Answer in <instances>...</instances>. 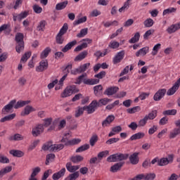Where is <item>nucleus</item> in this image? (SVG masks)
<instances>
[{
    "mask_svg": "<svg viewBox=\"0 0 180 180\" xmlns=\"http://www.w3.org/2000/svg\"><path fill=\"white\" fill-rule=\"evenodd\" d=\"M109 155V150H104L98 153L97 155V158H98V161H101L102 158L104 157H108Z\"/></svg>",
    "mask_w": 180,
    "mask_h": 180,
    "instance_id": "obj_45",
    "label": "nucleus"
},
{
    "mask_svg": "<svg viewBox=\"0 0 180 180\" xmlns=\"http://www.w3.org/2000/svg\"><path fill=\"white\" fill-rule=\"evenodd\" d=\"M123 58H124V51H121L118 52L113 58V63L119 64V63H120Z\"/></svg>",
    "mask_w": 180,
    "mask_h": 180,
    "instance_id": "obj_11",
    "label": "nucleus"
},
{
    "mask_svg": "<svg viewBox=\"0 0 180 180\" xmlns=\"http://www.w3.org/2000/svg\"><path fill=\"white\" fill-rule=\"evenodd\" d=\"M115 120V115H108L105 120L102 122L103 127H108V126L110 125V123Z\"/></svg>",
    "mask_w": 180,
    "mask_h": 180,
    "instance_id": "obj_15",
    "label": "nucleus"
},
{
    "mask_svg": "<svg viewBox=\"0 0 180 180\" xmlns=\"http://www.w3.org/2000/svg\"><path fill=\"white\" fill-rule=\"evenodd\" d=\"M180 29V23H176L174 25H170L167 29V32L169 34H172V33H175L176 30H179Z\"/></svg>",
    "mask_w": 180,
    "mask_h": 180,
    "instance_id": "obj_17",
    "label": "nucleus"
},
{
    "mask_svg": "<svg viewBox=\"0 0 180 180\" xmlns=\"http://www.w3.org/2000/svg\"><path fill=\"white\" fill-rule=\"evenodd\" d=\"M148 122V120L147 119V117H144L143 118L141 119L138 122L139 127H144L146 124H147V122Z\"/></svg>",
    "mask_w": 180,
    "mask_h": 180,
    "instance_id": "obj_47",
    "label": "nucleus"
},
{
    "mask_svg": "<svg viewBox=\"0 0 180 180\" xmlns=\"http://www.w3.org/2000/svg\"><path fill=\"white\" fill-rule=\"evenodd\" d=\"M96 141H98V136L97 135H94L89 141L90 145L94 147V146H95V143H96Z\"/></svg>",
    "mask_w": 180,
    "mask_h": 180,
    "instance_id": "obj_63",
    "label": "nucleus"
},
{
    "mask_svg": "<svg viewBox=\"0 0 180 180\" xmlns=\"http://www.w3.org/2000/svg\"><path fill=\"white\" fill-rule=\"evenodd\" d=\"M150 53V47L148 46H145L141 49H139L136 53V57H140L141 56L142 57H144L146 54H148Z\"/></svg>",
    "mask_w": 180,
    "mask_h": 180,
    "instance_id": "obj_14",
    "label": "nucleus"
},
{
    "mask_svg": "<svg viewBox=\"0 0 180 180\" xmlns=\"http://www.w3.org/2000/svg\"><path fill=\"white\" fill-rule=\"evenodd\" d=\"M77 92H79V89H77V86H69L63 91V94H61V98L71 96L72 94H77Z\"/></svg>",
    "mask_w": 180,
    "mask_h": 180,
    "instance_id": "obj_4",
    "label": "nucleus"
},
{
    "mask_svg": "<svg viewBox=\"0 0 180 180\" xmlns=\"http://www.w3.org/2000/svg\"><path fill=\"white\" fill-rule=\"evenodd\" d=\"M157 110H153L150 112H149L148 115H145L146 117H147L148 120H154L155 117H157Z\"/></svg>",
    "mask_w": 180,
    "mask_h": 180,
    "instance_id": "obj_35",
    "label": "nucleus"
},
{
    "mask_svg": "<svg viewBox=\"0 0 180 180\" xmlns=\"http://www.w3.org/2000/svg\"><path fill=\"white\" fill-rule=\"evenodd\" d=\"M160 49H161V44H155L153 48V51L151 53L152 56H157L158 50H160Z\"/></svg>",
    "mask_w": 180,
    "mask_h": 180,
    "instance_id": "obj_52",
    "label": "nucleus"
},
{
    "mask_svg": "<svg viewBox=\"0 0 180 180\" xmlns=\"http://www.w3.org/2000/svg\"><path fill=\"white\" fill-rule=\"evenodd\" d=\"M51 52V49L50 47L46 48L40 55L41 58H46L49 56V54Z\"/></svg>",
    "mask_w": 180,
    "mask_h": 180,
    "instance_id": "obj_36",
    "label": "nucleus"
},
{
    "mask_svg": "<svg viewBox=\"0 0 180 180\" xmlns=\"http://www.w3.org/2000/svg\"><path fill=\"white\" fill-rule=\"evenodd\" d=\"M71 162L77 164V162H81V161L84 160V157L81 155L73 156L70 158Z\"/></svg>",
    "mask_w": 180,
    "mask_h": 180,
    "instance_id": "obj_41",
    "label": "nucleus"
},
{
    "mask_svg": "<svg viewBox=\"0 0 180 180\" xmlns=\"http://www.w3.org/2000/svg\"><path fill=\"white\" fill-rule=\"evenodd\" d=\"M32 9L35 13H41L43 12V8H41L40 6L35 4L32 6Z\"/></svg>",
    "mask_w": 180,
    "mask_h": 180,
    "instance_id": "obj_55",
    "label": "nucleus"
},
{
    "mask_svg": "<svg viewBox=\"0 0 180 180\" xmlns=\"http://www.w3.org/2000/svg\"><path fill=\"white\" fill-rule=\"evenodd\" d=\"M140 110H141V108H140V106H136L132 108L127 109V112L132 115L133 113H136V112H140Z\"/></svg>",
    "mask_w": 180,
    "mask_h": 180,
    "instance_id": "obj_51",
    "label": "nucleus"
},
{
    "mask_svg": "<svg viewBox=\"0 0 180 180\" xmlns=\"http://www.w3.org/2000/svg\"><path fill=\"white\" fill-rule=\"evenodd\" d=\"M124 165V162H120L118 163L115 164L110 167V171L111 172H117V171L120 170L122 167Z\"/></svg>",
    "mask_w": 180,
    "mask_h": 180,
    "instance_id": "obj_20",
    "label": "nucleus"
},
{
    "mask_svg": "<svg viewBox=\"0 0 180 180\" xmlns=\"http://www.w3.org/2000/svg\"><path fill=\"white\" fill-rule=\"evenodd\" d=\"M66 171L67 170L65 169V168H62L60 171H58L53 174L52 179L58 180V179L63 178V176H64L65 175Z\"/></svg>",
    "mask_w": 180,
    "mask_h": 180,
    "instance_id": "obj_12",
    "label": "nucleus"
},
{
    "mask_svg": "<svg viewBox=\"0 0 180 180\" xmlns=\"http://www.w3.org/2000/svg\"><path fill=\"white\" fill-rule=\"evenodd\" d=\"M176 13V8L169 7L163 11L162 15L165 16V15H169V13Z\"/></svg>",
    "mask_w": 180,
    "mask_h": 180,
    "instance_id": "obj_38",
    "label": "nucleus"
},
{
    "mask_svg": "<svg viewBox=\"0 0 180 180\" xmlns=\"http://www.w3.org/2000/svg\"><path fill=\"white\" fill-rule=\"evenodd\" d=\"M89 65H91V63H84L82 65H80L78 68L79 70V72L82 73V72H85L86 70H88V68H89Z\"/></svg>",
    "mask_w": 180,
    "mask_h": 180,
    "instance_id": "obj_46",
    "label": "nucleus"
},
{
    "mask_svg": "<svg viewBox=\"0 0 180 180\" xmlns=\"http://www.w3.org/2000/svg\"><path fill=\"white\" fill-rule=\"evenodd\" d=\"M83 40L84 42L81 44L82 49H86V47H88V44H91V43H92V39H84Z\"/></svg>",
    "mask_w": 180,
    "mask_h": 180,
    "instance_id": "obj_59",
    "label": "nucleus"
},
{
    "mask_svg": "<svg viewBox=\"0 0 180 180\" xmlns=\"http://www.w3.org/2000/svg\"><path fill=\"white\" fill-rule=\"evenodd\" d=\"M25 38V35L23 33L18 32L15 34V40L16 41L15 51L17 53H22L23 50H25V41L23 39Z\"/></svg>",
    "mask_w": 180,
    "mask_h": 180,
    "instance_id": "obj_1",
    "label": "nucleus"
},
{
    "mask_svg": "<svg viewBox=\"0 0 180 180\" xmlns=\"http://www.w3.org/2000/svg\"><path fill=\"white\" fill-rule=\"evenodd\" d=\"M120 46V44L116 41H111L108 45V47L110 49H119V46Z\"/></svg>",
    "mask_w": 180,
    "mask_h": 180,
    "instance_id": "obj_54",
    "label": "nucleus"
},
{
    "mask_svg": "<svg viewBox=\"0 0 180 180\" xmlns=\"http://www.w3.org/2000/svg\"><path fill=\"white\" fill-rule=\"evenodd\" d=\"M32 56V52L28 51L26 52L21 58L20 63H26L29 58H30V56Z\"/></svg>",
    "mask_w": 180,
    "mask_h": 180,
    "instance_id": "obj_43",
    "label": "nucleus"
},
{
    "mask_svg": "<svg viewBox=\"0 0 180 180\" xmlns=\"http://www.w3.org/2000/svg\"><path fill=\"white\" fill-rule=\"evenodd\" d=\"M30 102V101H19L16 103H15L14 109H19V108H23V106L29 105Z\"/></svg>",
    "mask_w": 180,
    "mask_h": 180,
    "instance_id": "obj_24",
    "label": "nucleus"
},
{
    "mask_svg": "<svg viewBox=\"0 0 180 180\" xmlns=\"http://www.w3.org/2000/svg\"><path fill=\"white\" fill-rule=\"evenodd\" d=\"M129 158L128 154L116 153L110 155L107 158L108 162H119V161H124Z\"/></svg>",
    "mask_w": 180,
    "mask_h": 180,
    "instance_id": "obj_2",
    "label": "nucleus"
},
{
    "mask_svg": "<svg viewBox=\"0 0 180 180\" xmlns=\"http://www.w3.org/2000/svg\"><path fill=\"white\" fill-rule=\"evenodd\" d=\"M4 32V34H10L12 32V28L11 27V24H4L0 27V33Z\"/></svg>",
    "mask_w": 180,
    "mask_h": 180,
    "instance_id": "obj_13",
    "label": "nucleus"
},
{
    "mask_svg": "<svg viewBox=\"0 0 180 180\" xmlns=\"http://www.w3.org/2000/svg\"><path fill=\"white\" fill-rule=\"evenodd\" d=\"M53 122V118L50 117V118H46L44 120V127H49V126H50V124H51V122Z\"/></svg>",
    "mask_w": 180,
    "mask_h": 180,
    "instance_id": "obj_60",
    "label": "nucleus"
},
{
    "mask_svg": "<svg viewBox=\"0 0 180 180\" xmlns=\"http://www.w3.org/2000/svg\"><path fill=\"white\" fill-rule=\"evenodd\" d=\"M68 30V24L65 23L63 26L60 28L59 32L57 34L56 37V41L57 44H63L64 43V34L67 33Z\"/></svg>",
    "mask_w": 180,
    "mask_h": 180,
    "instance_id": "obj_3",
    "label": "nucleus"
},
{
    "mask_svg": "<svg viewBox=\"0 0 180 180\" xmlns=\"http://www.w3.org/2000/svg\"><path fill=\"white\" fill-rule=\"evenodd\" d=\"M163 115H176V110H167L163 112Z\"/></svg>",
    "mask_w": 180,
    "mask_h": 180,
    "instance_id": "obj_62",
    "label": "nucleus"
},
{
    "mask_svg": "<svg viewBox=\"0 0 180 180\" xmlns=\"http://www.w3.org/2000/svg\"><path fill=\"white\" fill-rule=\"evenodd\" d=\"M146 136V134L144 132H138L136 134H134L130 137V140L133 141V140H140V139H143V137Z\"/></svg>",
    "mask_w": 180,
    "mask_h": 180,
    "instance_id": "obj_31",
    "label": "nucleus"
},
{
    "mask_svg": "<svg viewBox=\"0 0 180 180\" xmlns=\"http://www.w3.org/2000/svg\"><path fill=\"white\" fill-rule=\"evenodd\" d=\"M47 68H49V62L47 60H41L39 63V65L36 67V71L37 72H43Z\"/></svg>",
    "mask_w": 180,
    "mask_h": 180,
    "instance_id": "obj_9",
    "label": "nucleus"
},
{
    "mask_svg": "<svg viewBox=\"0 0 180 180\" xmlns=\"http://www.w3.org/2000/svg\"><path fill=\"white\" fill-rule=\"evenodd\" d=\"M83 84L85 85H96V84H99V79H84Z\"/></svg>",
    "mask_w": 180,
    "mask_h": 180,
    "instance_id": "obj_21",
    "label": "nucleus"
},
{
    "mask_svg": "<svg viewBox=\"0 0 180 180\" xmlns=\"http://www.w3.org/2000/svg\"><path fill=\"white\" fill-rule=\"evenodd\" d=\"M172 161H174L172 156H169V159L167 158H162L159 159L158 165L159 167H164L165 165H168L169 163L172 162Z\"/></svg>",
    "mask_w": 180,
    "mask_h": 180,
    "instance_id": "obj_10",
    "label": "nucleus"
},
{
    "mask_svg": "<svg viewBox=\"0 0 180 180\" xmlns=\"http://www.w3.org/2000/svg\"><path fill=\"white\" fill-rule=\"evenodd\" d=\"M117 91H119V88L116 86L109 87L105 90V94L108 96H111V95H115Z\"/></svg>",
    "mask_w": 180,
    "mask_h": 180,
    "instance_id": "obj_22",
    "label": "nucleus"
},
{
    "mask_svg": "<svg viewBox=\"0 0 180 180\" xmlns=\"http://www.w3.org/2000/svg\"><path fill=\"white\" fill-rule=\"evenodd\" d=\"M178 89H179L178 86H176L174 84L172 88H170L167 91V92H166V94L168 96H171L174 95V94H175V92H176V91H178Z\"/></svg>",
    "mask_w": 180,
    "mask_h": 180,
    "instance_id": "obj_44",
    "label": "nucleus"
},
{
    "mask_svg": "<svg viewBox=\"0 0 180 180\" xmlns=\"http://www.w3.org/2000/svg\"><path fill=\"white\" fill-rule=\"evenodd\" d=\"M88 18L86 16H84L74 21L73 25L75 26H77V25H81V23H85Z\"/></svg>",
    "mask_w": 180,
    "mask_h": 180,
    "instance_id": "obj_42",
    "label": "nucleus"
},
{
    "mask_svg": "<svg viewBox=\"0 0 180 180\" xmlns=\"http://www.w3.org/2000/svg\"><path fill=\"white\" fill-rule=\"evenodd\" d=\"M54 158H56V155H54L53 153H50V154L47 155L46 165H49V164H50V162H51V161H53V160H54Z\"/></svg>",
    "mask_w": 180,
    "mask_h": 180,
    "instance_id": "obj_53",
    "label": "nucleus"
},
{
    "mask_svg": "<svg viewBox=\"0 0 180 180\" xmlns=\"http://www.w3.org/2000/svg\"><path fill=\"white\" fill-rule=\"evenodd\" d=\"M145 27H151L154 25V20L151 18H148L143 22Z\"/></svg>",
    "mask_w": 180,
    "mask_h": 180,
    "instance_id": "obj_48",
    "label": "nucleus"
},
{
    "mask_svg": "<svg viewBox=\"0 0 180 180\" xmlns=\"http://www.w3.org/2000/svg\"><path fill=\"white\" fill-rule=\"evenodd\" d=\"M139 40H140V32H137L134 34V37L129 39V43H131V44L137 43Z\"/></svg>",
    "mask_w": 180,
    "mask_h": 180,
    "instance_id": "obj_39",
    "label": "nucleus"
},
{
    "mask_svg": "<svg viewBox=\"0 0 180 180\" xmlns=\"http://www.w3.org/2000/svg\"><path fill=\"white\" fill-rule=\"evenodd\" d=\"M165 94H167L166 89H159L153 96V99L156 102L160 101V99H162L164 96H165Z\"/></svg>",
    "mask_w": 180,
    "mask_h": 180,
    "instance_id": "obj_8",
    "label": "nucleus"
},
{
    "mask_svg": "<svg viewBox=\"0 0 180 180\" xmlns=\"http://www.w3.org/2000/svg\"><path fill=\"white\" fill-rule=\"evenodd\" d=\"M122 131V127L121 126H116L112 128L111 131L108 134V137H112L116 134H119Z\"/></svg>",
    "mask_w": 180,
    "mask_h": 180,
    "instance_id": "obj_23",
    "label": "nucleus"
},
{
    "mask_svg": "<svg viewBox=\"0 0 180 180\" xmlns=\"http://www.w3.org/2000/svg\"><path fill=\"white\" fill-rule=\"evenodd\" d=\"M10 154L13 157H18V158L25 155V153L22 150H10Z\"/></svg>",
    "mask_w": 180,
    "mask_h": 180,
    "instance_id": "obj_29",
    "label": "nucleus"
},
{
    "mask_svg": "<svg viewBox=\"0 0 180 180\" xmlns=\"http://www.w3.org/2000/svg\"><path fill=\"white\" fill-rule=\"evenodd\" d=\"M16 117V114L13 113L11 115H8L5 116L4 117L0 120L1 123H5V122H9V120H13Z\"/></svg>",
    "mask_w": 180,
    "mask_h": 180,
    "instance_id": "obj_33",
    "label": "nucleus"
},
{
    "mask_svg": "<svg viewBox=\"0 0 180 180\" xmlns=\"http://www.w3.org/2000/svg\"><path fill=\"white\" fill-rule=\"evenodd\" d=\"M86 150H89V144H84L79 147L76 150V153H82L83 151H86Z\"/></svg>",
    "mask_w": 180,
    "mask_h": 180,
    "instance_id": "obj_49",
    "label": "nucleus"
},
{
    "mask_svg": "<svg viewBox=\"0 0 180 180\" xmlns=\"http://www.w3.org/2000/svg\"><path fill=\"white\" fill-rule=\"evenodd\" d=\"M51 174H53V171L51 169H48L46 172H44L41 180L47 179V178L50 176Z\"/></svg>",
    "mask_w": 180,
    "mask_h": 180,
    "instance_id": "obj_61",
    "label": "nucleus"
},
{
    "mask_svg": "<svg viewBox=\"0 0 180 180\" xmlns=\"http://www.w3.org/2000/svg\"><path fill=\"white\" fill-rule=\"evenodd\" d=\"M112 102V100L110 98H101L97 102V106H105V105H108L109 103Z\"/></svg>",
    "mask_w": 180,
    "mask_h": 180,
    "instance_id": "obj_25",
    "label": "nucleus"
},
{
    "mask_svg": "<svg viewBox=\"0 0 180 180\" xmlns=\"http://www.w3.org/2000/svg\"><path fill=\"white\" fill-rule=\"evenodd\" d=\"M46 25H47V22H46V20H41L37 27V30H38V32H44Z\"/></svg>",
    "mask_w": 180,
    "mask_h": 180,
    "instance_id": "obj_32",
    "label": "nucleus"
},
{
    "mask_svg": "<svg viewBox=\"0 0 180 180\" xmlns=\"http://www.w3.org/2000/svg\"><path fill=\"white\" fill-rule=\"evenodd\" d=\"M96 108H98V101L94 100L88 106H84V110L87 112L88 115H91L96 110Z\"/></svg>",
    "mask_w": 180,
    "mask_h": 180,
    "instance_id": "obj_6",
    "label": "nucleus"
},
{
    "mask_svg": "<svg viewBox=\"0 0 180 180\" xmlns=\"http://www.w3.org/2000/svg\"><path fill=\"white\" fill-rule=\"evenodd\" d=\"M108 53H109V51H108V49H105L103 52H101V51H97L95 53L94 56H96V57H105V56H106V54H108Z\"/></svg>",
    "mask_w": 180,
    "mask_h": 180,
    "instance_id": "obj_50",
    "label": "nucleus"
},
{
    "mask_svg": "<svg viewBox=\"0 0 180 180\" xmlns=\"http://www.w3.org/2000/svg\"><path fill=\"white\" fill-rule=\"evenodd\" d=\"M129 8H130V1H129V0H127V1L124 3L123 6L119 9V12H126V11L129 9Z\"/></svg>",
    "mask_w": 180,
    "mask_h": 180,
    "instance_id": "obj_40",
    "label": "nucleus"
},
{
    "mask_svg": "<svg viewBox=\"0 0 180 180\" xmlns=\"http://www.w3.org/2000/svg\"><path fill=\"white\" fill-rule=\"evenodd\" d=\"M129 161L132 165H137V163L139 161V153H134L132 155L129 156Z\"/></svg>",
    "mask_w": 180,
    "mask_h": 180,
    "instance_id": "obj_18",
    "label": "nucleus"
},
{
    "mask_svg": "<svg viewBox=\"0 0 180 180\" xmlns=\"http://www.w3.org/2000/svg\"><path fill=\"white\" fill-rule=\"evenodd\" d=\"M32 112H36V109L31 105H27L24 108V110L21 112L20 115L22 116H27V115H30Z\"/></svg>",
    "mask_w": 180,
    "mask_h": 180,
    "instance_id": "obj_16",
    "label": "nucleus"
},
{
    "mask_svg": "<svg viewBox=\"0 0 180 180\" xmlns=\"http://www.w3.org/2000/svg\"><path fill=\"white\" fill-rule=\"evenodd\" d=\"M66 169H68V171H69V172H75V171L79 169V166H72L71 162H68L66 164Z\"/></svg>",
    "mask_w": 180,
    "mask_h": 180,
    "instance_id": "obj_28",
    "label": "nucleus"
},
{
    "mask_svg": "<svg viewBox=\"0 0 180 180\" xmlns=\"http://www.w3.org/2000/svg\"><path fill=\"white\" fill-rule=\"evenodd\" d=\"M155 179V174L150 173L145 175V180H154Z\"/></svg>",
    "mask_w": 180,
    "mask_h": 180,
    "instance_id": "obj_64",
    "label": "nucleus"
},
{
    "mask_svg": "<svg viewBox=\"0 0 180 180\" xmlns=\"http://www.w3.org/2000/svg\"><path fill=\"white\" fill-rule=\"evenodd\" d=\"M79 176V172H75L72 174H69L64 180H77Z\"/></svg>",
    "mask_w": 180,
    "mask_h": 180,
    "instance_id": "obj_34",
    "label": "nucleus"
},
{
    "mask_svg": "<svg viewBox=\"0 0 180 180\" xmlns=\"http://www.w3.org/2000/svg\"><path fill=\"white\" fill-rule=\"evenodd\" d=\"M88 34V28H84L80 30V32L77 34V37H84V36H86Z\"/></svg>",
    "mask_w": 180,
    "mask_h": 180,
    "instance_id": "obj_56",
    "label": "nucleus"
},
{
    "mask_svg": "<svg viewBox=\"0 0 180 180\" xmlns=\"http://www.w3.org/2000/svg\"><path fill=\"white\" fill-rule=\"evenodd\" d=\"M67 5H68V1L58 3L56 6V11H63V9H65V8H67Z\"/></svg>",
    "mask_w": 180,
    "mask_h": 180,
    "instance_id": "obj_30",
    "label": "nucleus"
},
{
    "mask_svg": "<svg viewBox=\"0 0 180 180\" xmlns=\"http://www.w3.org/2000/svg\"><path fill=\"white\" fill-rule=\"evenodd\" d=\"M11 140H14V141H20L21 140H23V136L16 134L11 137Z\"/></svg>",
    "mask_w": 180,
    "mask_h": 180,
    "instance_id": "obj_58",
    "label": "nucleus"
},
{
    "mask_svg": "<svg viewBox=\"0 0 180 180\" xmlns=\"http://www.w3.org/2000/svg\"><path fill=\"white\" fill-rule=\"evenodd\" d=\"M43 131H44V125L43 124H39L32 129V134L34 137H37L38 136H40Z\"/></svg>",
    "mask_w": 180,
    "mask_h": 180,
    "instance_id": "obj_7",
    "label": "nucleus"
},
{
    "mask_svg": "<svg viewBox=\"0 0 180 180\" xmlns=\"http://www.w3.org/2000/svg\"><path fill=\"white\" fill-rule=\"evenodd\" d=\"M72 70V65H68L63 70V74L64 75H66L68 77V74L71 72V70Z\"/></svg>",
    "mask_w": 180,
    "mask_h": 180,
    "instance_id": "obj_57",
    "label": "nucleus"
},
{
    "mask_svg": "<svg viewBox=\"0 0 180 180\" xmlns=\"http://www.w3.org/2000/svg\"><path fill=\"white\" fill-rule=\"evenodd\" d=\"M88 56V52L83 51L80 53L76 58H75V61H82L84 58H85Z\"/></svg>",
    "mask_w": 180,
    "mask_h": 180,
    "instance_id": "obj_37",
    "label": "nucleus"
},
{
    "mask_svg": "<svg viewBox=\"0 0 180 180\" xmlns=\"http://www.w3.org/2000/svg\"><path fill=\"white\" fill-rule=\"evenodd\" d=\"M15 103H16V100H12L10 101L2 108L1 113L3 115H8V113H11L13 108H15Z\"/></svg>",
    "mask_w": 180,
    "mask_h": 180,
    "instance_id": "obj_5",
    "label": "nucleus"
},
{
    "mask_svg": "<svg viewBox=\"0 0 180 180\" xmlns=\"http://www.w3.org/2000/svg\"><path fill=\"white\" fill-rule=\"evenodd\" d=\"M42 150L44 151H53V142H48L43 145Z\"/></svg>",
    "mask_w": 180,
    "mask_h": 180,
    "instance_id": "obj_26",
    "label": "nucleus"
},
{
    "mask_svg": "<svg viewBox=\"0 0 180 180\" xmlns=\"http://www.w3.org/2000/svg\"><path fill=\"white\" fill-rule=\"evenodd\" d=\"M77 44V40H73L69 43H68L64 48L62 49L63 53H67L68 50H71L74 46Z\"/></svg>",
    "mask_w": 180,
    "mask_h": 180,
    "instance_id": "obj_19",
    "label": "nucleus"
},
{
    "mask_svg": "<svg viewBox=\"0 0 180 180\" xmlns=\"http://www.w3.org/2000/svg\"><path fill=\"white\" fill-rule=\"evenodd\" d=\"M180 134V128H174L172 131H170L169 134V139H175L176 136H179Z\"/></svg>",
    "mask_w": 180,
    "mask_h": 180,
    "instance_id": "obj_27",
    "label": "nucleus"
}]
</instances>
